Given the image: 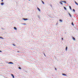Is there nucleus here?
<instances>
[{"mask_svg":"<svg viewBox=\"0 0 78 78\" xmlns=\"http://www.w3.org/2000/svg\"><path fill=\"white\" fill-rule=\"evenodd\" d=\"M8 64H14V63H13V62H10L8 63Z\"/></svg>","mask_w":78,"mask_h":78,"instance_id":"nucleus-1","label":"nucleus"},{"mask_svg":"<svg viewBox=\"0 0 78 78\" xmlns=\"http://www.w3.org/2000/svg\"><path fill=\"white\" fill-rule=\"evenodd\" d=\"M23 20H28V19H25V18H23Z\"/></svg>","mask_w":78,"mask_h":78,"instance_id":"nucleus-2","label":"nucleus"},{"mask_svg":"<svg viewBox=\"0 0 78 78\" xmlns=\"http://www.w3.org/2000/svg\"><path fill=\"white\" fill-rule=\"evenodd\" d=\"M75 3L76 5H77L78 6V4L77 3V2H75Z\"/></svg>","mask_w":78,"mask_h":78,"instance_id":"nucleus-3","label":"nucleus"},{"mask_svg":"<svg viewBox=\"0 0 78 78\" xmlns=\"http://www.w3.org/2000/svg\"><path fill=\"white\" fill-rule=\"evenodd\" d=\"M11 76H12L13 78H14V76L13 75V74H11Z\"/></svg>","mask_w":78,"mask_h":78,"instance_id":"nucleus-4","label":"nucleus"},{"mask_svg":"<svg viewBox=\"0 0 78 78\" xmlns=\"http://www.w3.org/2000/svg\"><path fill=\"white\" fill-rule=\"evenodd\" d=\"M37 9L38 10V11H41V10H40V9H39V8L37 7Z\"/></svg>","mask_w":78,"mask_h":78,"instance_id":"nucleus-5","label":"nucleus"},{"mask_svg":"<svg viewBox=\"0 0 78 78\" xmlns=\"http://www.w3.org/2000/svg\"><path fill=\"white\" fill-rule=\"evenodd\" d=\"M73 39L74 41H75L76 40L75 39V38H74V37H73Z\"/></svg>","mask_w":78,"mask_h":78,"instance_id":"nucleus-6","label":"nucleus"},{"mask_svg":"<svg viewBox=\"0 0 78 78\" xmlns=\"http://www.w3.org/2000/svg\"><path fill=\"white\" fill-rule=\"evenodd\" d=\"M61 2H64V3H66V1H61Z\"/></svg>","mask_w":78,"mask_h":78,"instance_id":"nucleus-7","label":"nucleus"},{"mask_svg":"<svg viewBox=\"0 0 78 78\" xmlns=\"http://www.w3.org/2000/svg\"><path fill=\"white\" fill-rule=\"evenodd\" d=\"M1 5H4V3L3 2H2L1 3Z\"/></svg>","mask_w":78,"mask_h":78,"instance_id":"nucleus-8","label":"nucleus"},{"mask_svg":"<svg viewBox=\"0 0 78 78\" xmlns=\"http://www.w3.org/2000/svg\"><path fill=\"white\" fill-rule=\"evenodd\" d=\"M14 30H17V28H16V27H14Z\"/></svg>","mask_w":78,"mask_h":78,"instance_id":"nucleus-9","label":"nucleus"},{"mask_svg":"<svg viewBox=\"0 0 78 78\" xmlns=\"http://www.w3.org/2000/svg\"><path fill=\"white\" fill-rule=\"evenodd\" d=\"M69 16H70V17H72V15H70V13H69Z\"/></svg>","mask_w":78,"mask_h":78,"instance_id":"nucleus-10","label":"nucleus"},{"mask_svg":"<svg viewBox=\"0 0 78 78\" xmlns=\"http://www.w3.org/2000/svg\"><path fill=\"white\" fill-rule=\"evenodd\" d=\"M62 75H64V76H66V74H62Z\"/></svg>","mask_w":78,"mask_h":78,"instance_id":"nucleus-11","label":"nucleus"},{"mask_svg":"<svg viewBox=\"0 0 78 78\" xmlns=\"http://www.w3.org/2000/svg\"><path fill=\"white\" fill-rule=\"evenodd\" d=\"M64 9H65V10H67V9H66V8L65 7H64Z\"/></svg>","mask_w":78,"mask_h":78,"instance_id":"nucleus-12","label":"nucleus"},{"mask_svg":"<svg viewBox=\"0 0 78 78\" xmlns=\"http://www.w3.org/2000/svg\"><path fill=\"white\" fill-rule=\"evenodd\" d=\"M59 21H60V22H62V20H60Z\"/></svg>","mask_w":78,"mask_h":78,"instance_id":"nucleus-13","label":"nucleus"},{"mask_svg":"<svg viewBox=\"0 0 78 78\" xmlns=\"http://www.w3.org/2000/svg\"><path fill=\"white\" fill-rule=\"evenodd\" d=\"M41 2H42L43 4H44V2H43V1H41Z\"/></svg>","mask_w":78,"mask_h":78,"instance_id":"nucleus-14","label":"nucleus"},{"mask_svg":"<svg viewBox=\"0 0 78 78\" xmlns=\"http://www.w3.org/2000/svg\"><path fill=\"white\" fill-rule=\"evenodd\" d=\"M69 8L70 9H72V8H71V6H69Z\"/></svg>","mask_w":78,"mask_h":78,"instance_id":"nucleus-15","label":"nucleus"},{"mask_svg":"<svg viewBox=\"0 0 78 78\" xmlns=\"http://www.w3.org/2000/svg\"><path fill=\"white\" fill-rule=\"evenodd\" d=\"M72 25H73V26H74V25L73 24V23H72Z\"/></svg>","mask_w":78,"mask_h":78,"instance_id":"nucleus-16","label":"nucleus"},{"mask_svg":"<svg viewBox=\"0 0 78 78\" xmlns=\"http://www.w3.org/2000/svg\"><path fill=\"white\" fill-rule=\"evenodd\" d=\"M67 50V47H66V50Z\"/></svg>","mask_w":78,"mask_h":78,"instance_id":"nucleus-17","label":"nucleus"},{"mask_svg":"<svg viewBox=\"0 0 78 78\" xmlns=\"http://www.w3.org/2000/svg\"><path fill=\"white\" fill-rule=\"evenodd\" d=\"M60 4H61V5H62V3L61 2H60Z\"/></svg>","mask_w":78,"mask_h":78,"instance_id":"nucleus-18","label":"nucleus"},{"mask_svg":"<svg viewBox=\"0 0 78 78\" xmlns=\"http://www.w3.org/2000/svg\"><path fill=\"white\" fill-rule=\"evenodd\" d=\"M12 45L13 46H16V45H14V44H12Z\"/></svg>","mask_w":78,"mask_h":78,"instance_id":"nucleus-19","label":"nucleus"},{"mask_svg":"<svg viewBox=\"0 0 78 78\" xmlns=\"http://www.w3.org/2000/svg\"><path fill=\"white\" fill-rule=\"evenodd\" d=\"M19 69H21V68L20 67H19Z\"/></svg>","mask_w":78,"mask_h":78,"instance_id":"nucleus-20","label":"nucleus"},{"mask_svg":"<svg viewBox=\"0 0 78 78\" xmlns=\"http://www.w3.org/2000/svg\"><path fill=\"white\" fill-rule=\"evenodd\" d=\"M0 39H3V38L2 37H0Z\"/></svg>","mask_w":78,"mask_h":78,"instance_id":"nucleus-21","label":"nucleus"},{"mask_svg":"<svg viewBox=\"0 0 78 78\" xmlns=\"http://www.w3.org/2000/svg\"><path fill=\"white\" fill-rule=\"evenodd\" d=\"M2 51L0 50V53H2Z\"/></svg>","mask_w":78,"mask_h":78,"instance_id":"nucleus-22","label":"nucleus"},{"mask_svg":"<svg viewBox=\"0 0 78 78\" xmlns=\"http://www.w3.org/2000/svg\"><path fill=\"white\" fill-rule=\"evenodd\" d=\"M44 55L45 56H46V55H45V54H44Z\"/></svg>","mask_w":78,"mask_h":78,"instance_id":"nucleus-23","label":"nucleus"},{"mask_svg":"<svg viewBox=\"0 0 78 78\" xmlns=\"http://www.w3.org/2000/svg\"><path fill=\"white\" fill-rule=\"evenodd\" d=\"M73 11H74V12H75V9H73Z\"/></svg>","mask_w":78,"mask_h":78,"instance_id":"nucleus-24","label":"nucleus"},{"mask_svg":"<svg viewBox=\"0 0 78 78\" xmlns=\"http://www.w3.org/2000/svg\"><path fill=\"white\" fill-rule=\"evenodd\" d=\"M2 2H3V0H2Z\"/></svg>","mask_w":78,"mask_h":78,"instance_id":"nucleus-25","label":"nucleus"},{"mask_svg":"<svg viewBox=\"0 0 78 78\" xmlns=\"http://www.w3.org/2000/svg\"><path fill=\"white\" fill-rule=\"evenodd\" d=\"M62 40H63L64 39H63V38H62Z\"/></svg>","mask_w":78,"mask_h":78,"instance_id":"nucleus-26","label":"nucleus"},{"mask_svg":"<svg viewBox=\"0 0 78 78\" xmlns=\"http://www.w3.org/2000/svg\"><path fill=\"white\" fill-rule=\"evenodd\" d=\"M55 70H56V68H55Z\"/></svg>","mask_w":78,"mask_h":78,"instance_id":"nucleus-27","label":"nucleus"},{"mask_svg":"<svg viewBox=\"0 0 78 78\" xmlns=\"http://www.w3.org/2000/svg\"><path fill=\"white\" fill-rule=\"evenodd\" d=\"M17 52H18V53H19V52H19V51H17Z\"/></svg>","mask_w":78,"mask_h":78,"instance_id":"nucleus-28","label":"nucleus"},{"mask_svg":"<svg viewBox=\"0 0 78 78\" xmlns=\"http://www.w3.org/2000/svg\"><path fill=\"white\" fill-rule=\"evenodd\" d=\"M29 0V1H30V0Z\"/></svg>","mask_w":78,"mask_h":78,"instance_id":"nucleus-29","label":"nucleus"}]
</instances>
